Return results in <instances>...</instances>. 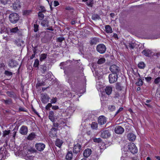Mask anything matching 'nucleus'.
I'll list each match as a JSON object with an SVG mask.
<instances>
[{"label":"nucleus","mask_w":160,"mask_h":160,"mask_svg":"<svg viewBox=\"0 0 160 160\" xmlns=\"http://www.w3.org/2000/svg\"><path fill=\"white\" fill-rule=\"evenodd\" d=\"M19 19V15L16 13H12L9 16L10 22L12 23H16Z\"/></svg>","instance_id":"nucleus-1"},{"label":"nucleus","mask_w":160,"mask_h":160,"mask_svg":"<svg viewBox=\"0 0 160 160\" xmlns=\"http://www.w3.org/2000/svg\"><path fill=\"white\" fill-rule=\"evenodd\" d=\"M128 150L132 154H135L138 152V149L135 145L131 143L128 145Z\"/></svg>","instance_id":"nucleus-2"},{"label":"nucleus","mask_w":160,"mask_h":160,"mask_svg":"<svg viewBox=\"0 0 160 160\" xmlns=\"http://www.w3.org/2000/svg\"><path fill=\"white\" fill-rule=\"evenodd\" d=\"M118 75L115 73L110 74L108 76L109 81L110 83H113L116 82L118 79Z\"/></svg>","instance_id":"nucleus-3"},{"label":"nucleus","mask_w":160,"mask_h":160,"mask_svg":"<svg viewBox=\"0 0 160 160\" xmlns=\"http://www.w3.org/2000/svg\"><path fill=\"white\" fill-rule=\"evenodd\" d=\"M96 49L98 52L101 54H103L105 52L106 50L105 46L102 44H100L97 46Z\"/></svg>","instance_id":"nucleus-4"},{"label":"nucleus","mask_w":160,"mask_h":160,"mask_svg":"<svg viewBox=\"0 0 160 160\" xmlns=\"http://www.w3.org/2000/svg\"><path fill=\"white\" fill-rule=\"evenodd\" d=\"M110 70L113 73L118 74L120 71L119 67L115 64L111 65L110 67Z\"/></svg>","instance_id":"nucleus-5"},{"label":"nucleus","mask_w":160,"mask_h":160,"mask_svg":"<svg viewBox=\"0 0 160 160\" xmlns=\"http://www.w3.org/2000/svg\"><path fill=\"white\" fill-rule=\"evenodd\" d=\"M49 97L47 94H42L41 101L43 103L46 104L49 101Z\"/></svg>","instance_id":"nucleus-6"},{"label":"nucleus","mask_w":160,"mask_h":160,"mask_svg":"<svg viewBox=\"0 0 160 160\" xmlns=\"http://www.w3.org/2000/svg\"><path fill=\"white\" fill-rule=\"evenodd\" d=\"M28 132V127L25 126H22L19 130V132L22 135H26Z\"/></svg>","instance_id":"nucleus-7"},{"label":"nucleus","mask_w":160,"mask_h":160,"mask_svg":"<svg viewBox=\"0 0 160 160\" xmlns=\"http://www.w3.org/2000/svg\"><path fill=\"white\" fill-rule=\"evenodd\" d=\"M45 145L42 143H37L35 144V147L39 151H43L45 148Z\"/></svg>","instance_id":"nucleus-8"},{"label":"nucleus","mask_w":160,"mask_h":160,"mask_svg":"<svg viewBox=\"0 0 160 160\" xmlns=\"http://www.w3.org/2000/svg\"><path fill=\"white\" fill-rule=\"evenodd\" d=\"M106 118L103 116H101L98 118V123L101 125L104 124L106 123Z\"/></svg>","instance_id":"nucleus-9"},{"label":"nucleus","mask_w":160,"mask_h":160,"mask_svg":"<svg viewBox=\"0 0 160 160\" xmlns=\"http://www.w3.org/2000/svg\"><path fill=\"white\" fill-rule=\"evenodd\" d=\"M110 135L109 132L108 130H105L102 132L101 136L103 138H109Z\"/></svg>","instance_id":"nucleus-10"},{"label":"nucleus","mask_w":160,"mask_h":160,"mask_svg":"<svg viewBox=\"0 0 160 160\" xmlns=\"http://www.w3.org/2000/svg\"><path fill=\"white\" fill-rule=\"evenodd\" d=\"M124 128L121 126H117L115 129V132L118 134H122L124 131Z\"/></svg>","instance_id":"nucleus-11"},{"label":"nucleus","mask_w":160,"mask_h":160,"mask_svg":"<svg viewBox=\"0 0 160 160\" xmlns=\"http://www.w3.org/2000/svg\"><path fill=\"white\" fill-rule=\"evenodd\" d=\"M81 148V146L78 143L74 145L73 149V153L77 154L80 152Z\"/></svg>","instance_id":"nucleus-12"},{"label":"nucleus","mask_w":160,"mask_h":160,"mask_svg":"<svg viewBox=\"0 0 160 160\" xmlns=\"http://www.w3.org/2000/svg\"><path fill=\"white\" fill-rule=\"evenodd\" d=\"M92 150L90 148H87L83 152V155L84 157L87 158L89 157L92 153Z\"/></svg>","instance_id":"nucleus-13"},{"label":"nucleus","mask_w":160,"mask_h":160,"mask_svg":"<svg viewBox=\"0 0 160 160\" xmlns=\"http://www.w3.org/2000/svg\"><path fill=\"white\" fill-rule=\"evenodd\" d=\"M57 130V128H52L50 132V136L53 137L56 136Z\"/></svg>","instance_id":"nucleus-14"},{"label":"nucleus","mask_w":160,"mask_h":160,"mask_svg":"<svg viewBox=\"0 0 160 160\" xmlns=\"http://www.w3.org/2000/svg\"><path fill=\"white\" fill-rule=\"evenodd\" d=\"M127 138L128 140L131 141H134L136 139L135 135L132 133H130L127 136Z\"/></svg>","instance_id":"nucleus-15"},{"label":"nucleus","mask_w":160,"mask_h":160,"mask_svg":"<svg viewBox=\"0 0 160 160\" xmlns=\"http://www.w3.org/2000/svg\"><path fill=\"white\" fill-rule=\"evenodd\" d=\"M112 90V87L110 86H107L105 89V92L106 94L108 95H110L111 93Z\"/></svg>","instance_id":"nucleus-16"},{"label":"nucleus","mask_w":160,"mask_h":160,"mask_svg":"<svg viewBox=\"0 0 160 160\" xmlns=\"http://www.w3.org/2000/svg\"><path fill=\"white\" fill-rule=\"evenodd\" d=\"M99 42V39L97 38L94 37L91 39L90 43L91 45H93L97 44Z\"/></svg>","instance_id":"nucleus-17"},{"label":"nucleus","mask_w":160,"mask_h":160,"mask_svg":"<svg viewBox=\"0 0 160 160\" xmlns=\"http://www.w3.org/2000/svg\"><path fill=\"white\" fill-rule=\"evenodd\" d=\"M12 7L14 10L18 9V8H20V2L19 1H17L15 2L12 4Z\"/></svg>","instance_id":"nucleus-18"},{"label":"nucleus","mask_w":160,"mask_h":160,"mask_svg":"<svg viewBox=\"0 0 160 160\" xmlns=\"http://www.w3.org/2000/svg\"><path fill=\"white\" fill-rule=\"evenodd\" d=\"M142 53L145 56L149 57L150 56L152 52L149 49H145L142 52Z\"/></svg>","instance_id":"nucleus-19"},{"label":"nucleus","mask_w":160,"mask_h":160,"mask_svg":"<svg viewBox=\"0 0 160 160\" xmlns=\"http://www.w3.org/2000/svg\"><path fill=\"white\" fill-rule=\"evenodd\" d=\"M63 143V142L62 140L58 138L56 140L55 142V145L57 147L60 148L61 146H62Z\"/></svg>","instance_id":"nucleus-20"},{"label":"nucleus","mask_w":160,"mask_h":160,"mask_svg":"<svg viewBox=\"0 0 160 160\" xmlns=\"http://www.w3.org/2000/svg\"><path fill=\"white\" fill-rule=\"evenodd\" d=\"M72 158V154L71 151H68L66 156L67 160H71Z\"/></svg>","instance_id":"nucleus-21"},{"label":"nucleus","mask_w":160,"mask_h":160,"mask_svg":"<svg viewBox=\"0 0 160 160\" xmlns=\"http://www.w3.org/2000/svg\"><path fill=\"white\" fill-rule=\"evenodd\" d=\"M48 118L52 122H53L54 121L55 118L54 115V112L52 111H50Z\"/></svg>","instance_id":"nucleus-22"},{"label":"nucleus","mask_w":160,"mask_h":160,"mask_svg":"<svg viewBox=\"0 0 160 160\" xmlns=\"http://www.w3.org/2000/svg\"><path fill=\"white\" fill-rule=\"evenodd\" d=\"M36 135L34 132H32L27 137V139L29 140H32L35 137Z\"/></svg>","instance_id":"nucleus-23"},{"label":"nucleus","mask_w":160,"mask_h":160,"mask_svg":"<svg viewBox=\"0 0 160 160\" xmlns=\"http://www.w3.org/2000/svg\"><path fill=\"white\" fill-rule=\"evenodd\" d=\"M79 78V76H76V77H73V81H71V80L70 79H69L68 80V82L70 84H73V82L74 83L77 82H78V80Z\"/></svg>","instance_id":"nucleus-24"},{"label":"nucleus","mask_w":160,"mask_h":160,"mask_svg":"<svg viewBox=\"0 0 160 160\" xmlns=\"http://www.w3.org/2000/svg\"><path fill=\"white\" fill-rule=\"evenodd\" d=\"M106 32L107 33H111L112 32L111 27L109 25H107L105 27Z\"/></svg>","instance_id":"nucleus-25"},{"label":"nucleus","mask_w":160,"mask_h":160,"mask_svg":"<svg viewBox=\"0 0 160 160\" xmlns=\"http://www.w3.org/2000/svg\"><path fill=\"white\" fill-rule=\"evenodd\" d=\"M41 24L43 27L48 26V22L47 19H45L42 21Z\"/></svg>","instance_id":"nucleus-26"},{"label":"nucleus","mask_w":160,"mask_h":160,"mask_svg":"<svg viewBox=\"0 0 160 160\" xmlns=\"http://www.w3.org/2000/svg\"><path fill=\"white\" fill-rule=\"evenodd\" d=\"M8 66L10 67H13L15 66V61L12 59H11L9 62Z\"/></svg>","instance_id":"nucleus-27"},{"label":"nucleus","mask_w":160,"mask_h":160,"mask_svg":"<svg viewBox=\"0 0 160 160\" xmlns=\"http://www.w3.org/2000/svg\"><path fill=\"white\" fill-rule=\"evenodd\" d=\"M7 32V29L4 26H2L1 28L0 32L1 33H6Z\"/></svg>","instance_id":"nucleus-28"},{"label":"nucleus","mask_w":160,"mask_h":160,"mask_svg":"<svg viewBox=\"0 0 160 160\" xmlns=\"http://www.w3.org/2000/svg\"><path fill=\"white\" fill-rule=\"evenodd\" d=\"M47 54L45 53L42 54L40 56V61H42L46 58Z\"/></svg>","instance_id":"nucleus-29"},{"label":"nucleus","mask_w":160,"mask_h":160,"mask_svg":"<svg viewBox=\"0 0 160 160\" xmlns=\"http://www.w3.org/2000/svg\"><path fill=\"white\" fill-rule=\"evenodd\" d=\"M19 31V29L17 27L12 28L10 30V32L12 33H15Z\"/></svg>","instance_id":"nucleus-30"},{"label":"nucleus","mask_w":160,"mask_h":160,"mask_svg":"<svg viewBox=\"0 0 160 160\" xmlns=\"http://www.w3.org/2000/svg\"><path fill=\"white\" fill-rule=\"evenodd\" d=\"M41 12H38V19L40 20H42L44 17V14L42 13Z\"/></svg>","instance_id":"nucleus-31"},{"label":"nucleus","mask_w":160,"mask_h":160,"mask_svg":"<svg viewBox=\"0 0 160 160\" xmlns=\"http://www.w3.org/2000/svg\"><path fill=\"white\" fill-rule=\"evenodd\" d=\"M105 61V59L104 58H101L98 60L97 63L99 64H102L104 63Z\"/></svg>","instance_id":"nucleus-32"},{"label":"nucleus","mask_w":160,"mask_h":160,"mask_svg":"<svg viewBox=\"0 0 160 160\" xmlns=\"http://www.w3.org/2000/svg\"><path fill=\"white\" fill-rule=\"evenodd\" d=\"M91 127L93 129H97L98 128V124L95 122H93L91 124Z\"/></svg>","instance_id":"nucleus-33"},{"label":"nucleus","mask_w":160,"mask_h":160,"mask_svg":"<svg viewBox=\"0 0 160 160\" xmlns=\"http://www.w3.org/2000/svg\"><path fill=\"white\" fill-rule=\"evenodd\" d=\"M100 18V16L98 14H94L92 17V19L93 20H99Z\"/></svg>","instance_id":"nucleus-34"},{"label":"nucleus","mask_w":160,"mask_h":160,"mask_svg":"<svg viewBox=\"0 0 160 160\" xmlns=\"http://www.w3.org/2000/svg\"><path fill=\"white\" fill-rule=\"evenodd\" d=\"M145 64L142 62H139L138 64V67L140 69L144 68H145Z\"/></svg>","instance_id":"nucleus-35"},{"label":"nucleus","mask_w":160,"mask_h":160,"mask_svg":"<svg viewBox=\"0 0 160 160\" xmlns=\"http://www.w3.org/2000/svg\"><path fill=\"white\" fill-rule=\"evenodd\" d=\"M93 3V0H89L86 2V4L88 6L92 7Z\"/></svg>","instance_id":"nucleus-36"},{"label":"nucleus","mask_w":160,"mask_h":160,"mask_svg":"<svg viewBox=\"0 0 160 160\" xmlns=\"http://www.w3.org/2000/svg\"><path fill=\"white\" fill-rule=\"evenodd\" d=\"M10 132V130H5L3 132V137H5L6 136L8 135Z\"/></svg>","instance_id":"nucleus-37"},{"label":"nucleus","mask_w":160,"mask_h":160,"mask_svg":"<svg viewBox=\"0 0 160 160\" xmlns=\"http://www.w3.org/2000/svg\"><path fill=\"white\" fill-rule=\"evenodd\" d=\"M108 109L110 111L112 112L115 110V107L114 105H109L108 107Z\"/></svg>","instance_id":"nucleus-38"},{"label":"nucleus","mask_w":160,"mask_h":160,"mask_svg":"<svg viewBox=\"0 0 160 160\" xmlns=\"http://www.w3.org/2000/svg\"><path fill=\"white\" fill-rule=\"evenodd\" d=\"M0 1L1 3L4 5L10 2V0H0Z\"/></svg>","instance_id":"nucleus-39"},{"label":"nucleus","mask_w":160,"mask_h":160,"mask_svg":"<svg viewBox=\"0 0 160 160\" xmlns=\"http://www.w3.org/2000/svg\"><path fill=\"white\" fill-rule=\"evenodd\" d=\"M8 96L11 97H14V93L13 92H11L9 91H8L6 92Z\"/></svg>","instance_id":"nucleus-40"},{"label":"nucleus","mask_w":160,"mask_h":160,"mask_svg":"<svg viewBox=\"0 0 160 160\" xmlns=\"http://www.w3.org/2000/svg\"><path fill=\"white\" fill-rule=\"evenodd\" d=\"M45 85V83L44 82L42 81V82H40V81H38V82L36 84V87H40L42 86H44Z\"/></svg>","instance_id":"nucleus-41"},{"label":"nucleus","mask_w":160,"mask_h":160,"mask_svg":"<svg viewBox=\"0 0 160 160\" xmlns=\"http://www.w3.org/2000/svg\"><path fill=\"white\" fill-rule=\"evenodd\" d=\"M12 103V100L11 99H8L6 100L5 104L11 105Z\"/></svg>","instance_id":"nucleus-42"},{"label":"nucleus","mask_w":160,"mask_h":160,"mask_svg":"<svg viewBox=\"0 0 160 160\" xmlns=\"http://www.w3.org/2000/svg\"><path fill=\"white\" fill-rule=\"evenodd\" d=\"M39 62L38 59L35 60L33 66L35 68H37L38 67L39 65Z\"/></svg>","instance_id":"nucleus-43"},{"label":"nucleus","mask_w":160,"mask_h":160,"mask_svg":"<svg viewBox=\"0 0 160 160\" xmlns=\"http://www.w3.org/2000/svg\"><path fill=\"white\" fill-rule=\"evenodd\" d=\"M4 74L7 76H11L12 75V72L7 70L5 71Z\"/></svg>","instance_id":"nucleus-44"},{"label":"nucleus","mask_w":160,"mask_h":160,"mask_svg":"<svg viewBox=\"0 0 160 160\" xmlns=\"http://www.w3.org/2000/svg\"><path fill=\"white\" fill-rule=\"evenodd\" d=\"M38 27L39 25L37 24H34V32H36L38 30Z\"/></svg>","instance_id":"nucleus-45"},{"label":"nucleus","mask_w":160,"mask_h":160,"mask_svg":"<svg viewBox=\"0 0 160 160\" xmlns=\"http://www.w3.org/2000/svg\"><path fill=\"white\" fill-rule=\"evenodd\" d=\"M93 141L95 142L99 143L101 142L102 140L100 138H93Z\"/></svg>","instance_id":"nucleus-46"},{"label":"nucleus","mask_w":160,"mask_h":160,"mask_svg":"<svg viewBox=\"0 0 160 160\" xmlns=\"http://www.w3.org/2000/svg\"><path fill=\"white\" fill-rule=\"evenodd\" d=\"M142 81L141 79L139 78L138 79V81L136 83V84L138 86H141L142 85Z\"/></svg>","instance_id":"nucleus-47"},{"label":"nucleus","mask_w":160,"mask_h":160,"mask_svg":"<svg viewBox=\"0 0 160 160\" xmlns=\"http://www.w3.org/2000/svg\"><path fill=\"white\" fill-rule=\"evenodd\" d=\"M116 88L118 90H121L122 88L119 83L118 82L116 83Z\"/></svg>","instance_id":"nucleus-48"},{"label":"nucleus","mask_w":160,"mask_h":160,"mask_svg":"<svg viewBox=\"0 0 160 160\" xmlns=\"http://www.w3.org/2000/svg\"><path fill=\"white\" fill-rule=\"evenodd\" d=\"M160 82V77H158L156 78L154 81V83L156 84H158Z\"/></svg>","instance_id":"nucleus-49"},{"label":"nucleus","mask_w":160,"mask_h":160,"mask_svg":"<svg viewBox=\"0 0 160 160\" xmlns=\"http://www.w3.org/2000/svg\"><path fill=\"white\" fill-rule=\"evenodd\" d=\"M119 96V93L117 92H115L114 94L113 98L115 99L118 98Z\"/></svg>","instance_id":"nucleus-50"},{"label":"nucleus","mask_w":160,"mask_h":160,"mask_svg":"<svg viewBox=\"0 0 160 160\" xmlns=\"http://www.w3.org/2000/svg\"><path fill=\"white\" fill-rule=\"evenodd\" d=\"M57 101V98L56 97L53 98L51 100V103H55Z\"/></svg>","instance_id":"nucleus-51"},{"label":"nucleus","mask_w":160,"mask_h":160,"mask_svg":"<svg viewBox=\"0 0 160 160\" xmlns=\"http://www.w3.org/2000/svg\"><path fill=\"white\" fill-rule=\"evenodd\" d=\"M39 8H40L39 10H40L41 11V12L45 13L46 12V10H45V7L44 6H40Z\"/></svg>","instance_id":"nucleus-52"},{"label":"nucleus","mask_w":160,"mask_h":160,"mask_svg":"<svg viewBox=\"0 0 160 160\" xmlns=\"http://www.w3.org/2000/svg\"><path fill=\"white\" fill-rule=\"evenodd\" d=\"M91 68L92 70V71L93 72V69L94 70H95V69L97 68L96 64L94 63H92V66Z\"/></svg>","instance_id":"nucleus-53"},{"label":"nucleus","mask_w":160,"mask_h":160,"mask_svg":"<svg viewBox=\"0 0 160 160\" xmlns=\"http://www.w3.org/2000/svg\"><path fill=\"white\" fill-rule=\"evenodd\" d=\"M128 46L131 49H133L135 47L134 44L132 43H129Z\"/></svg>","instance_id":"nucleus-54"},{"label":"nucleus","mask_w":160,"mask_h":160,"mask_svg":"<svg viewBox=\"0 0 160 160\" xmlns=\"http://www.w3.org/2000/svg\"><path fill=\"white\" fill-rule=\"evenodd\" d=\"M52 106V105L51 103H48L47 105L46 106L45 108L47 110H49V108L50 107H51Z\"/></svg>","instance_id":"nucleus-55"},{"label":"nucleus","mask_w":160,"mask_h":160,"mask_svg":"<svg viewBox=\"0 0 160 160\" xmlns=\"http://www.w3.org/2000/svg\"><path fill=\"white\" fill-rule=\"evenodd\" d=\"M152 78L151 77L145 78V80L147 82H149L151 80Z\"/></svg>","instance_id":"nucleus-56"},{"label":"nucleus","mask_w":160,"mask_h":160,"mask_svg":"<svg viewBox=\"0 0 160 160\" xmlns=\"http://www.w3.org/2000/svg\"><path fill=\"white\" fill-rule=\"evenodd\" d=\"M60 123H53V126L54 127H57L58 128V127L59 126V125H60Z\"/></svg>","instance_id":"nucleus-57"},{"label":"nucleus","mask_w":160,"mask_h":160,"mask_svg":"<svg viewBox=\"0 0 160 160\" xmlns=\"http://www.w3.org/2000/svg\"><path fill=\"white\" fill-rule=\"evenodd\" d=\"M64 39L62 37H59L58 38L57 40L59 42H62L64 40Z\"/></svg>","instance_id":"nucleus-58"},{"label":"nucleus","mask_w":160,"mask_h":160,"mask_svg":"<svg viewBox=\"0 0 160 160\" xmlns=\"http://www.w3.org/2000/svg\"><path fill=\"white\" fill-rule=\"evenodd\" d=\"M17 130L15 128H14L13 130V137L14 138L16 136V133L17 132Z\"/></svg>","instance_id":"nucleus-59"},{"label":"nucleus","mask_w":160,"mask_h":160,"mask_svg":"<svg viewBox=\"0 0 160 160\" xmlns=\"http://www.w3.org/2000/svg\"><path fill=\"white\" fill-rule=\"evenodd\" d=\"M53 4H54V5L55 7L59 5L58 2V1H54Z\"/></svg>","instance_id":"nucleus-60"},{"label":"nucleus","mask_w":160,"mask_h":160,"mask_svg":"<svg viewBox=\"0 0 160 160\" xmlns=\"http://www.w3.org/2000/svg\"><path fill=\"white\" fill-rule=\"evenodd\" d=\"M123 109V108H120L118 110V111L116 112L115 115L117 114L118 113H119V112L122 111Z\"/></svg>","instance_id":"nucleus-61"},{"label":"nucleus","mask_w":160,"mask_h":160,"mask_svg":"<svg viewBox=\"0 0 160 160\" xmlns=\"http://www.w3.org/2000/svg\"><path fill=\"white\" fill-rule=\"evenodd\" d=\"M52 108L53 110H57L59 108L58 106L55 105L52 106Z\"/></svg>","instance_id":"nucleus-62"},{"label":"nucleus","mask_w":160,"mask_h":160,"mask_svg":"<svg viewBox=\"0 0 160 160\" xmlns=\"http://www.w3.org/2000/svg\"><path fill=\"white\" fill-rule=\"evenodd\" d=\"M43 71L45 72L47 71V68L46 66H43L42 68Z\"/></svg>","instance_id":"nucleus-63"},{"label":"nucleus","mask_w":160,"mask_h":160,"mask_svg":"<svg viewBox=\"0 0 160 160\" xmlns=\"http://www.w3.org/2000/svg\"><path fill=\"white\" fill-rule=\"evenodd\" d=\"M113 37L115 38L116 39H118V35L116 33H114L113 35Z\"/></svg>","instance_id":"nucleus-64"}]
</instances>
